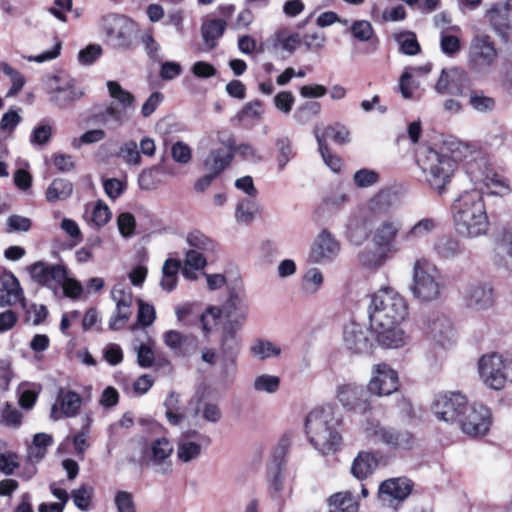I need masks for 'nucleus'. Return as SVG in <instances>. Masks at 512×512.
Wrapping results in <instances>:
<instances>
[{
    "label": "nucleus",
    "instance_id": "f257e3e1",
    "mask_svg": "<svg viewBox=\"0 0 512 512\" xmlns=\"http://www.w3.org/2000/svg\"><path fill=\"white\" fill-rule=\"evenodd\" d=\"M448 145L451 155L426 148L418 157V165L431 189L438 194L446 192L457 167L456 161L460 160L465 162V171L474 185L484 184L489 189L500 188L491 190L492 194L509 190L505 180L489 168L486 157L474 145L461 141H451Z\"/></svg>",
    "mask_w": 512,
    "mask_h": 512
},
{
    "label": "nucleus",
    "instance_id": "f03ea898",
    "mask_svg": "<svg viewBox=\"0 0 512 512\" xmlns=\"http://www.w3.org/2000/svg\"><path fill=\"white\" fill-rule=\"evenodd\" d=\"M368 314L371 331L381 346L399 348L407 343L408 337L399 325L408 314V304L396 289L385 286L374 292Z\"/></svg>",
    "mask_w": 512,
    "mask_h": 512
},
{
    "label": "nucleus",
    "instance_id": "7ed1b4c3",
    "mask_svg": "<svg viewBox=\"0 0 512 512\" xmlns=\"http://www.w3.org/2000/svg\"><path fill=\"white\" fill-rule=\"evenodd\" d=\"M484 184L460 194L451 205V215L456 232L463 238L474 239L487 234L489 217L480 191Z\"/></svg>",
    "mask_w": 512,
    "mask_h": 512
},
{
    "label": "nucleus",
    "instance_id": "20e7f679",
    "mask_svg": "<svg viewBox=\"0 0 512 512\" xmlns=\"http://www.w3.org/2000/svg\"><path fill=\"white\" fill-rule=\"evenodd\" d=\"M341 430L342 417L330 405L317 407L306 416V435L313 447L324 455L340 448Z\"/></svg>",
    "mask_w": 512,
    "mask_h": 512
},
{
    "label": "nucleus",
    "instance_id": "39448f33",
    "mask_svg": "<svg viewBox=\"0 0 512 512\" xmlns=\"http://www.w3.org/2000/svg\"><path fill=\"white\" fill-rule=\"evenodd\" d=\"M413 297L421 303H430L441 296L442 283L439 270L426 259H418L413 265L412 283L409 287Z\"/></svg>",
    "mask_w": 512,
    "mask_h": 512
},
{
    "label": "nucleus",
    "instance_id": "423d86ee",
    "mask_svg": "<svg viewBox=\"0 0 512 512\" xmlns=\"http://www.w3.org/2000/svg\"><path fill=\"white\" fill-rule=\"evenodd\" d=\"M248 311V304L240 296L232 294L221 308L210 307L201 315L202 329L205 333H209L221 315L226 319L223 326L241 329L247 318Z\"/></svg>",
    "mask_w": 512,
    "mask_h": 512
},
{
    "label": "nucleus",
    "instance_id": "0eeeda50",
    "mask_svg": "<svg viewBox=\"0 0 512 512\" xmlns=\"http://www.w3.org/2000/svg\"><path fill=\"white\" fill-rule=\"evenodd\" d=\"M404 223L400 216L389 215L381 219L371 232V241L377 250L392 254L400 251L399 237L403 236Z\"/></svg>",
    "mask_w": 512,
    "mask_h": 512
},
{
    "label": "nucleus",
    "instance_id": "6e6552de",
    "mask_svg": "<svg viewBox=\"0 0 512 512\" xmlns=\"http://www.w3.org/2000/svg\"><path fill=\"white\" fill-rule=\"evenodd\" d=\"M498 51L488 35H477L470 43L468 64L478 73L488 72L497 62Z\"/></svg>",
    "mask_w": 512,
    "mask_h": 512
},
{
    "label": "nucleus",
    "instance_id": "1a4fd4ad",
    "mask_svg": "<svg viewBox=\"0 0 512 512\" xmlns=\"http://www.w3.org/2000/svg\"><path fill=\"white\" fill-rule=\"evenodd\" d=\"M458 423L462 432L470 437L485 436L492 423L490 410L479 403L468 405Z\"/></svg>",
    "mask_w": 512,
    "mask_h": 512
},
{
    "label": "nucleus",
    "instance_id": "9d476101",
    "mask_svg": "<svg viewBox=\"0 0 512 512\" xmlns=\"http://www.w3.org/2000/svg\"><path fill=\"white\" fill-rule=\"evenodd\" d=\"M507 359L497 353L483 355L478 363L479 376L483 383L494 390H500L508 381Z\"/></svg>",
    "mask_w": 512,
    "mask_h": 512
},
{
    "label": "nucleus",
    "instance_id": "9b49d317",
    "mask_svg": "<svg viewBox=\"0 0 512 512\" xmlns=\"http://www.w3.org/2000/svg\"><path fill=\"white\" fill-rule=\"evenodd\" d=\"M102 28L116 47H130L135 25L129 18L119 14H108L102 18Z\"/></svg>",
    "mask_w": 512,
    "mask_h": 512
},
{
    "label": "nucleus",
    "instance_id": "f8f14e48",
    "mask_svg": "<svg viewBox=\"0 0 512 512\" xmlns=\"http://www.w3.org/2000/svg\"><path fill=\"white\" fill-rule=\"evenodd\" d=\"M511 9L512 5L509 2L494 3L486 10L485 13V18L489 23L490 28L505 45L512 42Z\"/></svg>",
    "mask_w": 512,
    "mask_h": 512
},
{
    "label": "nucleus",
    "instance_id": "ddd939ff",
    "mask_svg": "<svg viewBox=\"0 0 512 512\" xmlns=\"http://www.w3.org/2000/svg\"><path fill=\"white\" fill-rule=\"evenodd\" d=\"M468 406L467 398L459 392H451L437 395L433 410L436 417L445 422H459L464 410Z\"/></svg>",
    "mask_w": 512,
    "mask_h": 512
},
{
    "label": "nucleus",
    "instance_id": "4468645a",
    "mask_svg": "<svg viewBox=\"0 0 512 512\" xmlns=\"http://www.w3.org/2000/svg\"><path fill=\"white\" fill-rule=\"evenodd\" d=\"M399 388V377L387 363L375 364L372 367V377L367 385L370 394L376 396H388Z\"/></svg>",
    "mask_w": 512,
    "mask_h": 512
},
{
    "label": "nucleus",
    "instance_id": "2eb2a0df",
    "mask_svg": "<svg viewBox=\"0 0 512 512\" xmlns=\"http://www.w3.org/2000/svg\"><path fill=\"white\" fill-rule=\"evenodd\" d=\"M111 297L116 303V309L109 319L108 327L112 331L123 329L132 316L134 296L129 288L116 285L111 291Z\"/></svg>",
    "mask_w": 512,
    "mask_h": 512
},
{
    "label": "nucleus",
    "instance_id": "dca6fc26",
    "mask_svg": "<svg viewBox=\"0 0 512 512\" xmlns=\"http://www.w3.org/2000/svg\"><path fill=\"white\" fill-rule=\"evenodd\" d=\"M339 241L327 229H323L314 240L309 261L313 264H325L334 261L340 253Z\"/></svg>",
    "mask_w": 512,
    "mask_h": 512
},
{
    "label": "nucleus",
    "instance_id": "f3484780",
    "mask_svg": "<svg viewBox=\"0 0 512 512\" xmlns=\"http://www.w3.org/2000/svg\"><path fill=\"white\" fill-rule=\"evenodd\" d=\"M413 484L405 477L390 478L383 481L378 489L379 501L389 507L404 501L411 493Z\"/></svg>",
    "mask_w": 512,
    "mask_h": 512
},
{
    "label": "nucleus",
    "instance_id": "a211bd4d",
    "mask_svg": "<svg viewBox=\"0 0 512 512\" xmlns=\"http://www.w3.org/2000/svg\"><path fill=\"white\" fill-rule=\"evenodd\" d=\"M368 390L357 384H344L337 389V399L348 410L366 413L371 409Z\"/></svg>",
    "mask_w": 512,
    "mask_h": 512
},
{
    "label": "nucleus",
    "instance_id": "6ab92c4d",
    "mask_svg": "<svg viewBox=\"0 0 512 512\" xmlns=\"http://www.w3.org/2000/svg\"><path fill=\"white\" fill-rule=\"evenodd\" d=\"M342 339L346 349L354 354H367L372 347L369 330L354 321L344 325Z\"/></svg>",
    "mask_w": 512,
    "mask_h": 512
},
{
    "label": "nucleus",
    "instance_id": "aec40b11",
    "mask_svg": "<svg viewBox=\"0 0 512 512\" xmlns=\"http://www.w3.org/2000/svg\"><path fill=\"white\" fill-rule=\"evenodd\" d=\"M463 301L465 306L471 310H487L495 302L493 289L488 284L472 283L463 291Z\"/></svg>",
    "mask_w": 512,
    "mask_h": 512
},
{
    "label": "nucleus",
    "instance_id": "412c9836",
    "mask_svg": "<svg viewBox=\"0 0 512 512\" xmlns=\"http://www.w3.org/2000/svg\"><path fill=\"white\" fill-rule=\"evenodd\" d=\"M82 405L81 396L70 389L60 388L51 409V418L55 421L62 417L71 418L78 414Z\"/></svg>",
    "mask_w": 512,
    "mask_h": 512
},
{
    "label": "nucleus",
    "instance_id": "4be33fe9",
    "mask_svg": "<svg viewBox=\"0 0 512 512\" xmlns=\"http://www.w3.org/2000/svg\"><path fill=\"white\" fill-rule=\"evenodd\" d=\"M56 86L50 91V100L60 108L69 106L83 96V91L77 87L76 81L70 77H54Z\"/></svg>",
    "mask_w": 512,
    "mask_h": 512
},
{
    "label": "nucleus",
    "instance_id": "5701e85b",
    "mask_svg": "<svg viewBox=\"0 0 512 512\" xmlns=\"http://www.w3.org/2000/svg\"><path fill=\"white\" fill-rule=\"evenodd\" d=\"M425 333L430 339L443 347L450 345L455 336L450 319L440 314H433L428 317Z\"/></svg>",
    "mask_w": 512,
    "mask_h": 512
},
{
    "label": "nucleus",
    "instance_id": "b1692460",
    "mask_svg": "<svg viewBox=\"0 0 512 512\" xmlns=\"http://www.w3.org/2000/svg\"><path fill=\"white\" fill-rule=\"evenodd\" d=\"M468 80L467 74L458 68L442 69L434 86L440 95H464V84Z\"/></svg>",
    "mask_w": 512,
    "mask_h": 512
},
{
    "label": "nucleus",
    "instance_id": "393cba45",
    "mask_svg": "<svg viewBox=\"0 0 512 512\" xmlns=\"http://www.w3.org/2000/svg\"><path fill=\"white\" fill-rule=\"evenodd\" d=\"M66 268L59 264H47L43 261L33 263L28 267L31 278L40 285L58 286L59 281L65 279Z\"/></svg>",
    "mask_w": 512,
    "mask_h": 512
},
{
    "label": "nucleus",
    "instance_id": "a878e982",
    "mask_svg": "<svg viewBox=\"0 0 512 512\" xmlns=\"http://www.w3.org/2000/svg\"><path fill=\"white\" fill-rule=\"evenodd\" d=\"M172 452L173 446L171 442L167 438L161 437L151 442L147 457L153 463L158 473L167 474L172 470L170 460Z\"/></svg>",
    "mask_w": 512,
    "mask_h": 512
},
{
    "label": "nucleus",
    "instance_id": "bb28decb",
    "mask_svg": "<svg viewBox=\"0 0 512 512\" xmlns=\"http://www.w3.org/2000/svg\"><path fill=\"white\" fill-rule=\"evenodd\" d=\"M24 300L23 290L12 272L0 271V307L12 306Z\"/></svg>",
    "mask_w": 512,
    "mask_h": 512
},
{
    "label": "nucleus",
    "instance_id": "cd10ccee",
    "mask_svg": "<svg viewBox=\"0 0 512 512\" xmlns=\"http://www.w3.org/2000/svg\"><path fill=\"white\" fill-rule=\"evenodd\" d=\"M201 435L193 431L183 434L177 442V458L183 463H189L196 460L202 452V446L199 442Z\"/></svg>",
    "mask_w": 512,
    "mask_h": 512
},
{
    "label": "nucleus",
    "instance_id": "c85d7f7f",
    "mask_svg": "<svg viewBox=\"0 0 512 512\" xmlns=\"http://www.w3.org/2000/svg\"><path fill=\"white\" fill-rule=\"evenodd\" d=\"M439 221L433 217H423L416 221L409 229L404 231L402 241L406 244H415L428 238L439 227Z\"/></svg>",
    "mask_w": 512,
    "mask_h": 512
},
{
    "label": "nucleus",
    "instance_id": "c756f323",
    "mask_svg": "<svg viewBox=\"0 0 512 512\" xmlns=\"http://www.w3.org/2000/svg\"><path fill=\"white\" fill-rule=\"evenodd\" d=\"M95 123L115 131L128 121L127 113L120 108L110 104L92 116Z\"/></svg>",
    "mask_w": 512,
    "mask_h": 512
},
{
    "label": "nucleus",
    "instance_id": "7c9ffc66",
    "mask_svg": "<svg viewBox=\"0 0 512 512\" xmlns=\"http://www.w3.org/2000/svg\"><path fill=\"white\" fill-rule=\"evenodd\" d=\"M377 466L376 456L371 452L362 451L354 459L351 472L357 479L364 480L373 473Z\"/></svg>",
    "mask_w": 512,
    "mask_h": 512
},
{
    "label": "nucleus",
    "instance_id": "2f4dec72",
    "mask_svg": "<svg viewBox=\"0 0 512 512\" xmlns=\"http://www.w3.org/2000/svg\"><path fill=\"white\" fill-rule=\"evenodd\" d=\"M234 153L221 148L212 149L204 160L205 170L219 175L233 160Z\"/></svg>",
    "mask_w": 512,
    "mask_h": 512
},
{
    "label": "nucleus",
    "instance_id": "473e14b6",
    "mask_svg": "<svg viewBox=\"0 0 512 512\" xmlns=\"http://www.w3.org/2000/svg\"><path fill=\"white\" fill-rule=\"evenodd\" d=\"M433 250L440 259H452L463 253L464 248L460 240L452 236L439 238L433 246Z\"/></svg>",
    "mask_w": 512,
    "mask_h": 512
},
{
    "label": "nucleus",
    "instance_id": "72a5a7b5",
    "mask_svg": "<svg viewBox=\"0 0 512 512\" xmlns=\"http://www.w3.org/2000/svg\"><path fill=\"white\" fill-rule=\"evenodd\" d=\"M367 438L375 443H383L395 449L396 435L398 431L382 427L378 422H368L365 427Z\"/></svg>",
    "mask_w": 512,
    "mask_h": 512
},
{
    "label": "nucleus",
    "instance_id": "f704fd0d",
    "mask_svg": "<svg viewBox=\"0 0 512 512\" xmlns=\"http://www.w3.org/2000/svg\"><path fill=\"white\" fill-rule=\"evenodd\" d=\"M327 502L329 512H358L359 504L349 491L335 493Z\"/></svg>",
    "mask_w": 512,
    "mask_h": 512
},
{
    "label": "nucleus",
    "instance_id": "c9c22d12",
    "mask_svg": "<svg viewBox=\"0 0 512 512\" xmlns=\"http://www.w3.org/2000/svg\"><path fill=\"white\" fill-rule=\"evenodd\" d=\"M227 23L221 19H212L205 22L201 27V33L204 43L209 49H214L217 40L222 37L225 32Z\"/></svg>",
    "mask_w": 512,
    "mask_h": 512
},
{
    "label": "nucleus",
    "instance_id": "e433bc0d",
    "mask_svg": "<svg viewBox=\"0 0 512 512\" xmlns=\"http://www.w3.org/2000/svg\"><path fill=\"white\" fill-rule=\"evenodd\" d=\"M240 330L241 329H236L232 326H223L220 346L222 355L238 356L241 347V339L237 336V333Z\"/></svg>",
    "mask_w": 512,
    "mask_h": 512
},
{
    "label": "nucleus",
    "instance_id": "4c0bfd02",
    "mask_svg": "<svg viewBox=\"0 0 512 512\" xmlns=\"http://www.w3.org/2000/svg\"><path fill=\"white\" fill-rule=\"evenodd\" d=\"M181 268V263L177 259H167L162 267V279L160 286L166 292L173 291L177 286L178 273Z\"/></svg>",
    "mask_w": 512,
    "mask_h": 512
},
{
    "label": "nucleus",
    "instance_id": "58836bf2",
    "mask_svg": "<svg viewBox=\"0 0 512 512\" xmlns=\"http://www.w3.org/2000/svg\"><path fill=\"white\" fill-rule=\"evenodd\" d=\"M468 104L474 111L487 114L495 109L496 100L486 95L482 90L473 89L469 92Z\"/></svg>",
    "mask_w": 512,
    "mask_h": 512
},
{
    "label": "nucleus",
    "instance_id": "ea45409f",
    "mask_svg": "<svg viewBox=\"0 0 512 512\" xmlns=\"http://www.w3.org/2000/svg\"><path fill=\"white\" fill-rule=\"evenodd\" d=\"M250 353L259 360L277 357L281 354V348L273 342L265 339H255L250 346Z\"/></svg>",
    "mask_w": 512,
    "mask_h": 512
},
{
    "label": "nucleus",
    "instance_id": "a19ab883",
    "mask_svg": "<svg viewBox=\"0 0 512 512\" xmlns=\"http://www.w3.org/2000/svg\"><path fill=\"white\" fill-rule=\"evenodd\" d=\"M73 191V185L70 181L57 178L52 181L46 191V198L49 202L65 200Z\"/></svg>",
    "mask_w": 512,
    "mask_h": 512
},
{
    "label": "nucleus",
    "instance_id": "79ce46f5",
    "mask_svg": "<svg viewBox=\"0 0 512 512\" xmlns=\"http://www.w3.org/2000/svg\"><path fill=\"white\" fill-rule=\"evenodd\" d=\"M195 416L200 415L203 420L210 423H217L222 417V411L216 403L196 399L194 403Z\"/></svg>",
    "mask_w": 512,
    "mask_h": 512
},
{
    "label": "nucleus",
    "instance_id": "37998d69",
    "mask_svg": "<svg viewBox=\"0 0 512 512\" xmlns=\"http://www.w3.org/2000/svg\"><path fill=\"white\" fill-rule=\"evenodd\" d=\"M321 111V104L316 101H307L301 104L293 114L294 120L300 124L305 125L312 121Z\"/></svg>",
    "mask_w": 512,
    "mask_h": 512
},
{
    "label": "nucleus",
    "instance_id": "c03bdc74",
    "mask_svg": "<svg viewBox=\"0 0 512 512\" xmlns=\"http://www.w3.org/2000/svg\"><path fill=\"white\" fill-rule=\"evenodd\" d=\"M117 156L129 166H139L142 163L138 145L134 140L123 142L119 147Z\"/></svg>",
    "mask_w": 512,
    "mask_h": 512
},
{
    "label": "nucleus",
    "instance_id": "a18cd8bd",
    "mask_svg": "<svg viewBox=\"0 0 512 512\" xmlns=\"http://www.w3.org/2000/svg\"><path fill=\"white\" fill-rule=\"evenodd\" d=\"M394 254L385 250L363 251L359 254L360 263L367 268H379Z\"/></svg>",
    "mask_w": 512,
    "mask_h": 512
},
{
    "label": "nucleus",
    "instance_id": "49530a36",
    "mask_svg": "<svg viewBox=\"0 0 512 512\" xmlns=\"http://www.w3.org/2000/svg\"><path fill=\"white\" fill-rule=\"evenodd\" d=\"M186 242L190 249L205 253H212L215 247L214 241L199 230L188 233Z\"/></svg>",
    "mask_w": 512,
    "mask_h": 512
},
{
    "label": "nucleus",
    "instance_id": "de8ad7c7",
    "mask_svg": "<svg viewBox=\"0 0 512 512\" xmlns=\"http://www.w3.org/2000/svg\"><path fill=\"white\" fill-rule=\"evenodd\" d=\"M107 88L110 97L117 100L121 105V110L126 112L127 109L133 107L135 101L134 96L130 92L124 90L118 82L108 81Z\"/></svg>",
    "mask_w": 512,
    "mask_h": 512
},
{
    "label": "nucleus",
    "instance_id": "09e8293b",
    "mask_svg": "<svg viewBox=\"0 0 512 512\" xmlns=\"http://www.w3.org/2000/svg\"><path fill=\"white\" fill-rule=\"evenodd\" d=\"M137 303V322L133 326H131L132 331H135L138 327H148L152 325L156 319V312L153 305L146 303L141 299H138Z\"/></svg>",
    "mask_w": 512,
    "mask_h": 512
},
{
    "label": "nucleus",
    "instance_id": "8fccbe9b",
    "mask_svg": "<svg viewBox=\"0 0 512 512\" xmlns=\"http://www.w3.org/2000/svg\"><path fill=\"white\" fill-rule=\"evenodd\" d=\"M324 282L322 272L318 268L309 269L303 276L302 291L307 295L315 294Z\"/></svg>",
    "mask_w": 512,
    "mask_h": 512
},
{
    "label": "nucleus",
    "instance_id": "3c124183",
    "mask_svg": "<svg viewBox=\"0 0 512 512\" xmlns=\"http://www.w3.org/2000/svg\"><path fill=\"white\" fill-rule=\"evenodd\" d=\"M253 388L260 393L274 394L280 388V378L276 375L261 374L254 379Z\"/></svg>",
    "mask_w": 512,
    "mask_h": 512
},
{
    "label": "nucleus",
    "instance_id": "603ef678",
    "mask_svg": "<svg viewBox=\"0 0 512 512\" xmlns=\"http://www.w3.org/2000/svg\"><path fill=\"white\" fill-rule=\"evenodd\" d=\"M497 250L502 257V265L506 269L512 270V228L503 231Z\"/></svg>",
    "mask_w": 512,
    "mask_h": 512
},
{
    "label": "nucleus",
    "instance_id": "864d4df0",
    "mask_svg": "<svg viewBox=\"0 0 512 512\" xmlns=\"http://www.w3.org/2000/svg\"><path fill=\"white\" fill-rule=\"evenodd\" d=\"M257 211L256 203L252 198L240 200L236 207L235 218L238 223L249 224L253 221Z\"/></svg>",
    "mask_w": 512,
    "mask_h": 512
},
{
    "label": "nucleus",
    "instance_id": "5fc2aeb1",
    "mask_svg": "<svg viewBox=\"0 0 512 512\" xmlns=\"http://www.w3.org/2000/svg\"><path fill=\"white\" fill-rule=\"evenodd\" d=\"M179 396L175 393H170L165 400L166 417L170 424L179 425L185 418L184 414L180 411L178 406Z\"/></svg>",
    "mask_w": 512,
    "mask_h": 512
},
{
    "label": "nucleus",
    "instance_id": "6e6d98bb",
    "mask_svg": "<svg viewBox=\"0 0 512 512\" xmlns=\"http://www.w3.org/2000/svg\"><path fill=\"white\" fill-rule=\"evenodd\" d=\"M0 67L2 68L4 74L10 78L12 83L6 96L11 97L18 94L25 85L24 76L19 71L12 68L6 62H1Z\"/></svg>",
    "mask_w": 512,
    "mask_h": 512
},
{
    "label": "nucleus",
    "instance_id": "4d7b16f0",
    "mask_svg": "<svg viewBox=\"0 0 512 512\" xmlns=\"http://www.w3.org/2000/svg\"><path fill=\"white\" fill-rule=\"evenodd\" d=\"M275 46L279 45L283 50L292 54L303 42L299 33H292L285 36L284 30L275 33Z\"/></svg>",
    "mask_w": 512,
    "mask_h": 512
},
{
    "label": "nucleus",
    "instance_id": "13d9d810",
    "mask_svg": "<svg viewBox=\"0 0 512 512\" xmlns=\"http://www.w3.org/2000/svg\"><path fill=\"white\" fill-rule=\"evenodd\" d=\"M316 140L319 146V152L325 162V164L334 172H338L341 170L342 162L341 159L332 154L329 150L325 140L318 132H315Z\"/></svg>",
    "mask_w": 512,
    "mask_h": 512
},
{
    "label": "nucleus",
    "instance_id": "bf43d9fd",
    "mask_svg": "<svg viewBox=\"0 0 512 512\" xmlns=\"http://www.w3.org/2000/svg\"><path fill=\"white\" fill-rule=\"evenodd\" d=\"M396 41L400 46V51L406 55H416L420 52V45L416 35L412 32H405L396 35Z\"/></svg>",
    "mask_w": 512,
    "mask_h": 512
},
{
    "label": "nucleus",
    "instance_id": "052dcab7",
    "mask_svg": "<svg viewBox=\"0 0 512 512\" xmlns=\"http://www.w3.org/2000/svg\"><path fill=\"white\" fill-rule=\"evenodd\" d=\"M349 194L342 188L328 192L323 198V204L329 209H340L349 202Z\"/></svg>",
    "mask_w": 512,
    "mask_h": 512
},
{
    "label": "nucleus",
    "instance_id": "680f3d73",
    "mask_svg": "<svg viewBox=\"0 0 512 512\" xmlns=\"http://www.w3.org/2000/svg\"><path fill=\"white\" fill-rule=\"evenodd\" d=\"M350 31L355 39L361 42L370 41L374 36V30L370 22L366 20H357L351 27Z\"/></svg>",
    "mask_w": 512,
    "mask_h": 512
},
{
    "label": "nucleus",
    "instance_id": "e2e57ef3",
    "mask_svg": "<svg viewBox=\"0 0 512 512\" xmlns=\"http://www.w3.org/2000/svg\"><path fill=\"white\" fill-rule=\"evenodd\" d=\"M263 114L262 104L260 101H252L247 103L241 111L238 112L239 121H255L259 120Z\"/></svg>",
    "mask_w": 512,
    "mask_h": 512
},
{
    "label": "nucleus",
    "instance_id": "0e129e2a",
    "mask_svg": "<svg viewBox=\"0 0 512 512\" xmlns=\"http://www.w3.org/2000/svg\"><path fill=\"white\" fill-rule=\"evenodd\" d=\"M171 157L178 164H188L192 159V150L183 141H177L171 147Z\"/></svg>",
    "mask_w": 512,
    "mask_h": 512
},
{
    "label": "nucleus",
    "instance_id": "69168bd1",
    "mask_svg": "<svg viewBox=\"0 0 512 512\" xmlns=\"http://www.w3.org/2000/svg\"><path fill=\"white\" fill-rule=\"evenodd\" d=\"M276 146L278 148V167L280 170L284 169L287 163L293 158L291 141L284 137L277 140Z\"/></svg>",
    "mask_w": 512,
    "mask_h": 512
},
{
    "label": "nucleus",
    "instance_id": "338daca9",
    "mask_svg": "<svg viewBox=\"0 0 512 512\" xmlns=\"http://www.w3.org/2000/svg\"><path fill=\"white\" fill-rule=\"evenodd\" d=\"M208 254L195 249H188L185 253L184 265L194 270H202L207 265Z\"/></svg>",
    "mask_w": 512,
    "mask_h": 512
},
{
    "label": "nucleus",
    "instance_id": "774afa93",
    "mask_svg": "<svg viewBox=\"0 0 512 512\" xmlns=\"http://www.w3.org/2000/svg\"><path fill=\"white\" fill-rule=\"evenodd\" d=\"M93 494V488L90 486H81L80 488L72 491V499L74 504L80 510H88Z\"/></svg>",
    "mask_w": 512,
    "mask_h": 512
}]
</instances>
